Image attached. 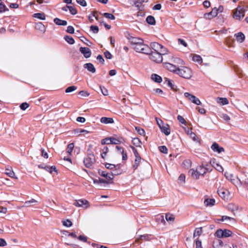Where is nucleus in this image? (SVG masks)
Returning a JSON list of instances; mask_svg holds the SVG:
<instances>
[{
    "instance_id": "56",
    "label": "nucleus",
    "mask_w": 248,
    "mask_h": 248,
    "mask_svg": "<svg viewBox=\"0 0 248 248\" xmlns=\"http://www.w3.org/2000/svg\"><path fill=\"white\" fill-rule=\"evenodd\" d=\"M214 167L217 171L219 172H222L223 171L222 167L218 163L215 164Z\"/></svg>"
},
{
    "instance_id": "2",
    "label": "nucleus",
    "mask_w": 248,
    "mask_h": 248,
    "mask_svg": "<svg viewBox=\"0 0 248 248\" xmlns=\"http://www.w3.org/2000/svg\"><path fill=\"white\" fill-rule=\"evenodd\" d=\"M177 74L186 79H189L192 76L191 70L186 66L178 68Z\"/></svg>"
},
{
    "instance_id": "36",
    "label": "nucleus",
    "mask_w": 248,
    "mask_h": 248,
    "mask_svg": "<svg viewBox=\"0 0 248 248\" xmlns=\"http://www.w3.org/2000/svg\"><path fill=\"white\" fill-rule=\"evenodd\" d=\"M165 82H166L168 85L171 88V89L173 90H176L177 87L173 84L172 81L166 78Z\"/></svg>"
},
{
    "instance_id": "31",
    "label": "nucleus",
    "mask_w": 248,
    "mask_h": 248,
    "mask_svg": "<svg viewBox=\"0 0 248 248\" xmlns=\"http://www.w3.org/2000/svg\"><path fill=\"white\" fill-rule=\"evenodd\" d=\"M151 78L153 80L157 83H160L162 81V78L160 76L155 74H154L151 75Z\"/></svg>"
},
{
    "instance_id": "33",
    "label": "nucleus",
    "mask_w": 248,
    "mask_h": 248,
    "mask_svg": "<svg viewBox=\"0 0 248 248\" xmlns=\"http://www.w3.org/2000/svg\"><path fill=\"white\" fill-rule=\"evenodd\" d=\"M5 173L11 178H15L16 179H17V177L16 176L15 173L13 170L6 169Z\"/></svg>"
},
{
    "instance_id": "32",
    "label": "nucleus",
    "mask_w": 248,
    "mask_h": 248,
    "mask_svg": "<svg viewBox=\"0 0 248 248\" xmlns=\"http://www.w3.org/2000/svg\"><path fill=\"white\" fill-rule=\"evenodd\" d=\"M172 63L177 65V66H178V67H179V65L184 64V62L182 60H181L179 58H174V57H173V59L172 61Z\"/></svg>"
},
{
    "instance_id": "52",
    "label": "nucleus",
    "mask_w": 248,
    "mask_h": 248,
    "mask_svg": "<svg viewBox=\"0 0 248 248\" xmlns=\"http://www.w3.org/2000/svg\"><path fill=\"white\" fill-rule=\"evenodd\" d=\"M37 201L33 199H32L31 200L25 202L24 203V205L23 206L24 207H29L30 206V203H35L37 202Z\"/></svg>"
},
{
    "instance_id": "16",
    "label": "nucleus",
    "mask_w": 248,
    "mask_h": 248,
    "mask_svg": "<svg viewBox=\"0 0 248 248\" xmlns=\"http://www.w3.org/2000/svg\"><path fill=\"white\" fill-rule=\"evenodd\" d=\"M124 141L122 137H119L118 138L113 137H109V143L113 144H119Z\"/></svg>"
},
{
    "instance_id": "41",
    "label": "nucleus",
    "mask_w": 248,
    "mask_h": 248,
    "mask_svg": "<svg viewBox=\"0 0 248 248\" xmlns=\"http://www.w3.org/2000/svg\"><path fill=\"white\" fill-rule=\"evenodd\" d=\"M132 143L136 147H140L141 141L139 138H135L132 139Z\"/></svg>"
},
{
    "instance_id": "25",
    "label": "nucleus",
    "mask_w": 248,
    "mask_h": 248,
    "mask_svg": "<svg viewBox=\"0 0 248 248\" xmlns=\"http://www.w3.org/2000/svg\"><path fill=\"white\" fill-rule=\"evenodd\" d=\"M100 122L105 124H112L114 123V120L111 118L103 117L101 118Z\"/></svg>"
},
{
    "instance_id": "48",
    "label": "nucleus",
    "mask_w": 248,
    "mask_h": 248,
    "mask_svg": "<svg viewBox=\"0 0 248 248\" xmlns=\"http://www.w3.org/2000/svg\"><path fill=\"white\" fill-rule=\"evenodd\" d=\"M202 233V228H196L195 230V232L193 234L194 237H196L197 236H200Z\"/></svg>"
},
{
    "instance_id": "58",
    "label": "nucleus",
    "mask_w": 248,
    "mask_h": 248,
    "mask_svg": "<svg viewBox=\"0 0 248 248\" xmlns=\"http://www.w3.org/2000/svg\"><path fill=\"white\" fill-rule=\"evenodd\" d=\"M159 150L160 152L164 154H167L168 149L165 146H161L159 147Z\"/></svg>"
},
{
    "instance_id": "9",
    "label": "nucleus",
    "mask_w": 248,
    "mask_h": 248,
    "mask_svg": "<svg viewBox=\"0 0 248 248\" xmlns=\"http://www.w3.org/2000/svg\"><path fill=\"white\" fill-rule=\"evenodd\" d=\"M164 67L173 73L177 74L179 67L172 62H164Z\"/></svg>"
},
{
    "instance_id": "21",
    "label": "nucleus",
    "mask_w": 248,
    "mask_h": 248,
    "mask_svg": "<svg viewBox=\"0 0 248 248\" xmlns=\"http://www.w3.org/2000/svg\"><path fill=\"white\" fill-rule=\"evenodd\" d=\"M234 36L236 37V40L240 43H242L245 40V35L242 32H239L237 33H235L234 34Z\"/></svg>"
},
{
    "instance_id": "60",
    "label": "nucleus",
    "mask_w": 248,
    "mask_h": 248,
    "mask_svg": "<svg viewBox=\"0 0 248 248\" xmlns=\"http://www.w3.org/2000/svg\"><path fill=\"white\" fill-rule=\"evenodd\" d=\"M225 220H235L234 218H233V217H228V216H223L222 217L221 219H218V221H224Z\"/></svg>"
},
{
    "instance_id": "38",
    "label": "nucleus",
    "mask_w": 248,
    "mask_h": 248,
    "mask_svg": "<svg viewBox=\"0 0 248 248\" xmlns=\"http://www.w3.org/2000/svg\"><path fill=\"white\" fill-rule=\"evenodd\" d=\"M164 56L163 59L164 60V62H172V61L173 59V56L171 55H168L167 52H166V54L165 55H163Z\"/></svg>"
},
{
    "instance_id": "3",
    "label": "nucleus",
    "mask_w": 248,
    "mask_h": 248,
    "mask_svg": "<svg viewBox=\"0 0 248 248\" xmlns=\"http://www.w3.org/2000/svg\"><path fill=\"white\" fill-rule=\"evenodd\" d=\"M166 54V53H161L157 52H152V51L151 50V53L148 55H150V58L152 61L157 63H160L163 62V55H165Z\"/></svg>"
},
{
    "instance_id": "11",
    "label": "nucleus",
    "mask_w": 248,
    "mask_h": 248,
    "mask_svg": "<svg viewBox=\"0 0 248 248\" xmlns=\"http://www.w3.org/2000/svg\"><path fill=\"white\" fill-rule=\"evenodd\" d=\"M127 38L133 47L134 46H136V45H140V43H141V42L143 41V40L141 38L134 37L130 35L127 36Z\"/></svg>"
},
{
    "instance_id": "40",
    "label": "nucleus",
    "mask_w": 248,
    "mask_h": 248,
    "mask_svg": "<svg viewBox=\"0 0 248 248\" xmlns=\"http://www.w3.org/2000/svg\"><path fill=\"white\" fill-rule=\"evenodd\" d=\"M46 171L50 172V173H52L53 171L57 172V170L55 166H52L51 167H45L44 168Z\"/></svg>"
},
{
    "instance_id": "30",
    "label": "nucleus",
    "mask_w": 248,
    "mask_h": 248,
    "mask_svg": "<svg viewBox=\"0 0 248 248\" xmlns=\"http://www.w3.org/2000/svg\"><path fill=\"white\" fill-rule=\"evenodd\" d=\"M204 203L206 206H212L215 205V200L214 199H206L204 200Z\"/></svg>"
},
{
    "instance_id": "47",
    "label": "nucleus",
    "mask_w": 248,
    "mask_h": 248,
    "mask_svg": "<svg viewBox=\"0 0 248 248\" xmlns=\"http://www.w3.org/2000/svg\"><path fill=\"white\" fill-rule=\"evenodd\" d=\"M77 89V87L75 86H71L68 87H67L65 90V93H71L73 91H75Z\"/></svg>"
},
{
    "instance_id": "5",
    "label": "nucleus",
    "mask_w": 248,
    "mask_h": 248,
    "mask_svg": "<svg viewBox=\"0 0 248 248\" xmlns=\"http://www.w3.org/2000/svg\"><path fill=\"white\" fill-rule=\"evenodd\" d=\"M245 10L243 7L238 6L236 8L235 11L233 13V18L238 20H241L245 16Z\"/></svg>"
},
{
    "instance_id": "15",
    "label": "nucleus",
    "mask_w": 248,
    "mask_h": 248,
    "mask_svg": "<svg viewBox=\"0 0 248 248\" xmlns=\"http://www.w3.org/2000/svg\"><path fill=\"white\" fill-rule=\"evenodd\" d=\"M197 170L201 176H203L207 171H210L212 169L202 166H200L197 168Z\"/></svg>"
},
{
    "instance_id": "29",
    "label": "nucleus",
    "mask_w": 248,
    "mask_h": 248,
    "mask_svg": "<svg viewBox=\"0 0 248 248\" xmlns=\"http://www.w3.org/2000/svg\"><path fill=\"white\" fill-rule=\"evenodd\" d=\"M160 129L161 131L167 136L170 134V130L169 128V125L167 124L162 125V127L160 128Z\"/></svg>"
},
{
    "instance_id": "23",
    "label": "nucleus",
    "mask_w": 248,
    "mask_h": 248,
    "mask_svg": "<svg viewBox=\"0 0 248 248\" xmlns=\"http://www.w3.org/2000/svg\"><path fill=\"white\" fill-rule=\"evenodd\" d=\"M116 149L120 152V153L122 155V159L123 160H126L127 159V154L126 152H124V148L123 147L116 146Z\"/></svg>"
},
{
    "instance_id": "55",
    "label": "nucleus",
    "mask_w": 248,
    "mask_h": 248,
    "mask_svg": "<svg viewBox=\"0 0 248 248\" xmlns=\"http://www.w3.org/2000/svg\"><path fill=\"white\" fill-rule=\"evenodd\" d=\"M108 152V149L107 147H105L102 150V153H101V157L103 158H105V156L107 154V153Z\"/></svg>"
},
{
    "instance_id": "63",
    "label": "nucleus",
    "mask_w": 248,
    "mask_h": 248,
    "mask_svg": "<svg viewBox=\"0 0 248 248\" xmlns=\"http://www.w3.org/2000/svg\"><path fill=\"white\" fill-rule=\"evenodd\" d=\"M100 88L101 89V92L103 95L106 96L108 95V91L107 89H106L104 87L100 86Z\"/></svg>"
},
{
    "instance_id": "64",
    "label": "nucleus",
    "mask_w": 248,
    "mask_h": 248,
    "mask_svg": "<svg viewBox=\"0 0 248 248\" xmlns=\"http://www.w3.org/2000/svg\"><path fill=\"white\" fill-rule=\"evenodd\" d=\"M74 28L73 26H69L67 27V32L69 33H71V34H73L74 33Z\"/></svg>"
},
{
    "instance_id": "43",
    "label": "nucleus",
    "mask_w": 248,
    "mask_h": 248,
    "mask_svg": "<svg viewBox=\"0 0 248 248\" xmlns=\"http://www.w3.org/2000/svg\"><path fill=\"white\" fill-rule=\"evenodd\" d=\"M141 160V158H135L134 164L133 166V168L134 170H135L137 169L138 167L139 166V164H140Z\"/></svg>"
},
{
    "instance_id": "35",
    "label": "nucleus",
    "mask_w": 248,
    "mask_h": 248,
    "mask_svg": "<svg viewBox=\"0 0 248 248\" xmlns=\"http://www.w3.org/2000/svg\"><path fill=\"white\" fill-rule=\"evenodd\" d=\"M228 192H229L227 190L224 189L223 188L218 189L217 190L218 194L222 198H225L227 193Z\"/></svg>"
},
{
    "instance_id": "34",
    "label": "nucleus",
    "mask_w": 248,
    "mask_h": 248,
    "mask_svg": "<svg viewBox=\"0 0 248 248\" xmlns=\"http://www.w3.org/2000/svg\"><path fill=\"white\" fill-rule=\"evenodd\" d=\"M146 22L150 25H154L155 24V19L154 17L152 16H148L146 18Z\"/></svg>"
},
{
    "instance_id": "20",
    "label": "nucleus",
    "mask_w": 248,
    "mask_h": 248,
    "mask_svg": "<svg viewBox=\"0 0 248 248\" xmlns=\"http://www.w3.org/2000/svg\"><path fill=\"white\" fill-rule=\"evenodd\" d=\"M189 174L191 176L193 179H198L199 178L200 174L198 172V171L194 169H190L188 171Z\"/></svg>"
},
{
    "instance_id": "14",
    "label": "nucleus",
    "mask_w": 248,
    "mask_h": 248,
    "mask_svg": "<svg viewBox=\"0 0 248 248\" xmlns=\"http://www.w3.org/2000/svg\"><path fill=\"white\" fill-rule=\"evenodd\" d=\"M89 202L87 200H79L76 201L73 204L78 207H83L84 205L87 208L88 207Z\"/></svg>"
},
{
    "instance_id": "50",
    "label": "nucleus",
    "mask_w": 248,
    "mask_h": 248,
    "mask_svg": "<svg viewBox=\"0 0 248 248\" xmlns=\"http://www.w3.org/2000/svg\"><path fill=\"white\" fill-rule=\"evenodd\" d=\"M62 225L63 226L67 227H70L72 225V222L69 219H66V220H63L62 221Z\"/></svg>"
},
{
    "instance_id": "19",
    "label": "nucleus",
    "mask_w": 248,
    "mask_h": 248,
    "mask_svg": "<svg viewBox=\"0 0 248 248\" xmlns=\"http://www.w3.org/2000/svg\"><path fill=\"white\" fill-rule=\"evenodd\" d=\"M105 167L106 168H107L108 169H110V170H111V169H113L116 168V169L114 170V172H120V173H121V170H119V169L120 168V165H115L112 164L106 163L105 164Z\"/></svg>"
},
{
    "instance_id": "57",
    "label": "nucleus",
    "mask_w": 248,
    "mask_h": 248,
    "mask_svg": "<svg viewBox=\"0 0 248 248\" xmlns=\"http://www.w3.org/2000/svg\"><path fill=\"white\" fill-rule=\"evenodd\" d=\"M90 30L94 33H97L99 31V28L97 26L92 25Z\"/></svg>"
},
{
    "instance_id": "22",
    "label": "nucleus",
    "mask_w": 248,
    "mask_h": 248,
    "mask_svg": "<svg viewBox=\"0 0 248 248\" xmlns=\"http://www.w3.org/2000/svg\"><path fill=\"white\" fill-rule=\"evenodd\" d=\"M35 28L36 30H39L43 33L46 31V27L41 22L36 23L35 25Z\"/></svg>"
},
{
    "instance_id": "6",
    "label": "nucleus",
    "mask_w": 248,
    "mask_h": 248,
    "mask_svg": "<svg viewBox=\"0 0 248 248\" xmlns=\"http://www.w3.org/2000/svg\"><path fill=\"white\" fill-rule=\"evenodd\" d=\"M84 165L87 167L90 168L95 162L94 155L93 154H89L84 160Z\"/></svg>"
},
{
    "instance_id": "27",
    "label": "nucleus",
    "mask_w": 248,
    "mask_h": 248,
    "mask_svg": "<svg viewBox=\"0 0 248 248\" xmlns=\"http://www.w3.org/2000/svg\"><path fill=\"white\" fill-rule=\"evenodd\" d=\"M228 209L234 214V212L239 210V206L237 205L230 203L228 205Z\"/></svg>"
},
{
    "instance_id": "42",
    "label": "nucleus",
    "mask_w": 248,
    "mask_h": 248,
    "mask_svg": "<svg viewBox=\"0 0 248 248\" xmlns=\"http://www.w3.org/2000/svg\"><path fill=\"white\" fill-rule=\"evenodd\" d=\"M192 60L193 61L197 62L200 64H201L202 62V58L200 55H194L192 58Z\"/></svg>"
},
{
    "instance_id": "18",
    "label": "nucleus",
    "mask_w": 248,
    "mask_h": 248,
    "mask_svg": "<svg viewBox=\"0 0 248 248\" xmlns=\"http://www.w3.org/2000/svg\"><path fill=\"white\" fill-rule=\"evenodd\" d=\"M225 177H226V178L228 180H230L232 181V183H233L234 184H236V182L237 183L238 182H239V183H240V184L241 185H242V182L239 180V179H238V180H235L234 179H232V177H233L232 174H230L228 172H225Z\"/></svg>"
},
{
    "instance_id": "61",
    "label": "nucleus",
    "mask_w": 248,
    "mask_h": 248,
    "mask_svg": "<svg viewBox=\"0 0 248 248\" xmlns=\"http://www.w3.org/2000/svg\"><path fill=\"white\" fill-rule=\"evenodd\" d=\"M77 2L83 7L87 6V2L85 0H76Z\"/></svg>"
},
{
    "instance_id": "8",
    "label": "nucleus",
    "mask_w": 248,
    "mask_h": 248,
    "mask_svg": "<svg viewBox=\"0 0 248 248\" xmlns=\"http://www.w3.org/2000/svg\"><path fill=\"white\" fill-rule=\"evenodd\" d=\"M216 236L218 238L228 237L231 236L232 232L231 231L227 229L222 230L221 229L217 230L216 233Z\"/></svg>"
},
{
    "instance_id": "4",
    "label": "nucleus",
    "mask_w": 248,
    "mask_h": 248,
    "mask_svg": "<svg viewBox=\"0 0 248 248\" xmlns=\"http://www.w3.org/2000/svg\"><path fill=\"white\" fill-rule=\"evenodd\" d=\"M151 47L154 50L153 52L166 53L168 51L167 49L162 45L156 42L152 43L151 44Z\"/></svg>"
},
{
    "instance_id": "12",
    "label": "nucleus",
    "mask_w": 248,
    "mask_h": 248,
    "mask_svg": "<svg viewBox=\"0 0 248 248\" xmlns=\"http://www.w3.org/2000/svg\"><path fill=\"white\" fill-rule=\"evenodd\" d=\"M79 51L83 55L84 57L86 58H90L91 56V51L88 47H80L79 48Z\"/></svg>"
},
{
    "instance_id": "59",
    "label": "nucleus",
    "mask_w": 248,
    "mask_h": 248,
    "mask_svg": "<svg viewBox=\"0 0 248 248\" xmlns=\"http://www.w3.org/2000/svg\"><path fill=\"white\" fill-rule=\"evenodd\" d=\"M29 107V104L26 102L23 103L20 105V108L23 110H26Z\"/></svg>"
},
{
    "instance_id": "45",
    "label": "nucleus",
    "mask_w": 248,
    "mask_h": 248,
    "mask_svg": "<svg viewBox=\"0 0 248 248\" xmlns=\"http://www.w3.org/2000/svg\"><path fill=\"white\" fill-rule=\"evenodd\" d=\"M165 218L168 221H173L174 220V217L173 215L170 213H167L166 214Z\"/></svg>"
},
{
    "instance_id": "1",
    "label": "nucleus",
    "mask_w": 248,
    "mask_h": 248,
    "mask_svg": "<svg viewBox=\"0 0 248 248\" xmlns=\"http://www.w3.org/2000/svg\"><path fill=\"white\" fill-rule=\"evenodd\" d=\"M137 52L148 54L151 53V48L147 45L144 44L143 40L140 45H136L133 47Z\"/></svg>"
},
{
    "instance_id": "39",
    "label": "nucleus",
    "mask_w": 248,
    "mask_h": 248,
    "mask_svg": "<svg viewBox=\"0 0 248 248\" xmlns=\"http://www.w3.org/2000/svg\"><path fill=\"white\" fill-rule=\"evenodd\" d=\"M65 40L69 44L73 45L75 43L74 39L70 36L65 35L64 37Z\"/></svg>"
},
{
    "instance_id": "24",
    "label": "nucleus",
    "mask_w": 248,
    "mask_h": 248,
    "mask_svg": "<svg viewBox=\"0 0 248 248\" xmlns=\"http://www.w3.org/2000/svg\"><path fill=\"white\" fill-rule=\"evenodd\" d=\"M84 67L93 73H94L95 72V68L93 65L91 63H87L85 64L84 65Z\"/></svg>"
},
{
    "instance_id": "62",
    "label": "nucleus",
    "mask_w": 248,
    "mask_h": 248,
    "mask_svg": "<svg viewBox=\"0 0 248 248\" xmlns=\"http://www.w3.org/2000/svg\"><path fill=\"white\" fill-rule=\"evenodd\" d=\"M178 43L179 45H181L185 47H186L187 46V43L183 39L179 38L178 39Z\"/></svg>"
},
{
    "instance_id": "49",
    "label": "nucleus",
    "mask_w": 248,
    "mask_h": 248,
    "mask_svg": "<svg viewBox=\"0 0 248 248\" xmlns=\"http://www.w3.org/2000/svg\"><path fill=\"white\" fill-rule=\"evenodd\" d=\"M74 147V144L73 143H70L68 145L67 148V152L69 154H71Z\"/></svg>"
},
{
    "instance_id": "46",
    "label": "nucleus",
    "mask_w": 248,
    "mask_h": 248,
    "mask_svg": "<svg viewBox=\"0 0 248 248\" xmlns=\"http://www.w3.org/2000/svg\"><path fill=\"white\" fill-rule=\"evenodd\" d=\"M103 16L111 20H114L115 19L114 16L110 13H104L103 14Z\"/></svg>"
},
{
    "instance_id": "17",
    "label": "nucleus",
    "mask_w": 248,
    "mask_h": 248,
    "mask_svg": "<svg viewBox=\"0 0 248 248\" xmlns=\"http://www.w3.org/2000/svg\"><path fill=\"white\" fill-rule=\"evenodd\" d=\"M211 148L214 152H217L218 153H220L224 151V148L222 147H220L219 145L216 142H214L212 145Z\"/></svg>"
},
{
    "instance_id": "10",
    "label": "nucleus",
    "mask_w": 248,
    "mask_h": 248,
    "mask_svg": "<svg viewBox=\"0 0 248 248\" xmlns=\"http://www.w3.org/2000/svg\"><path fill=\"white\" fill-rule=\"evenodd\" d=\"M184 96L185 97L187 98L189 101L195 104L200 105L201 104V102L199 99L194 95L186 92L184 93Z\"/></svg>"
},
{
    "instance_id": "51",
    "label": "nucleus",
    "mask_w": 248,
    "mask_h": 248,
    "mask_svg": "<svg viewBox=\"0 0 248 248\" xmlns=\"http://www.w3.org/2000/svg\"><path fill=\"white\" fill-rule=\"evenodd\" d=\"M219 102L222 105H227L229 101L226 98H219Z\"/></svg>"
},
{
    "instance_id": "37",
    "label": "nucleus",
    "mask_w": 248,
    "mask_h": 248,
    "mask_svg": "<svg viewBox=\"0 0 248 248\" xmlns=\"http://www.w3.org/2000/svg\"><path fill=\"white\" fill-rule=\"evenodd\" d=\"M33 16L41 20H45L46 19V15L43 13H35L33 15Z\"/></svg>"
},
{
    "instance_id": "28",
    "label": "nucleus",
    "mask_w": 248,
    "mask_h": 248,
    "mask_svg": "<svg viewBox=\"0 0 248 248\" xmlns=\"http://www.w3.org/2000/svg\"><path fill=\"white\" fill-rule=\"evenodd\" d=\"M186 133H187V134L188 135H189L190 137L194 141H198V139L196 135L192 131V129H191L188 128V129L186 131Z\"/></svg>"
},
{
    "instance_id": "13",
    "label": "nucleus",
    "mask_w": 248,
    "mask_h": 248,
    "mask_svg": "<svg viewBox=\"0 0 248 248\" xmlns=\"http://www.w3.org/2000/svg\"><path fill=\"white\" fill-rule=\"evenodd\" d=\"M217 15V8H214L212 9V11L205 13L204 15V17L207 19H210L213 17H216Z\"/></svg>"
},
{
    "instance_id": "44",
    "label": "nucleus",
    "mask_w": 248,
    "mask_h": 248,
    "mask_svg": "<svg viewBox=\"0 0 248 248\" xmlns=\"http://www.w3.org/2000/svg\"><path fill=\"white\" fill-rule=\"evenodd\" d=\"M67 8L72 15H75L77 14V10L75 7L71 6H67Z\"/></svg>"
},
{
    "instance_id": "26",
    "label": "nucleus",
    "mask_w": 248,
    "mask_h": 248,
    "mask_svg": "<svg viewBox=\"0 0 248 248\" xmlns=\"http://www.w3.org/2000/svg\"><path fill=\"white\" fill-rule=\"evenodd\" d=\"M54 22L59 26H66L67 24L66 20H63L57 17L54 19Z\"/></svg>"
},
{
    "instance_id": "54",
    "label": "nucleus",
    "mask_w": 248,
    "mask_h": 248,
    "mask_svg": "<svg viewBox=\"0 0 248 248\" xmlns=\"http://www.w3.org/2000/svg\"><path fill=\"white\" fill-rule=\"evenodd\" d=\"M6 11H8V9L2 3H0V13H3Z\"/></svg>"
},
{
    "instance_id": "7",
    "label": "nucleus",
    "mask_w": 248,
    "mask_h": 248,
    "mask_svg": "<svg viewBox=\"0 0 248 248\" xmlns=\"http://www.w3.org/2000/svg\"><path fill=\"white\" fill-rule=\"evenodd\" d=\"M98 173L101 176L105 177L107 180H108L109 182L110 180H112L113 179L114 175L120 174V172H114V173H108L106 172L105 171L100 170L98 171Z\"/></svg>"
},
{
    "instance_id": "53",
    "label": "nucleus",
    "mask_w": 248,
    "mask_h": 248,
    "mask_svg": "<svg viewBox=\"0 0 248 248\" xmlns=\"http://www.w3.org/2000/svg\"><path fill=\"white\" fill-rule=\"evenodd\" d=\"M135 129L137 132L141 136H144L145 135V131L143 129L140 127H136Z\"/></svg>"
}]
</instances>
